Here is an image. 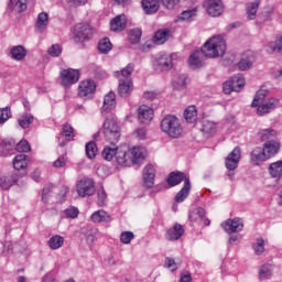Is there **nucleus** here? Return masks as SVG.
<instances>
[{
	"mask_svg": "<svg viewBox=\"0 0 282 282\" xmlns=\"http://www.w3.org/2000/svg\"><path fill=\"white\" fill-rule=\"evenodd\" d=\"M135 65L133 63L128 64L121 70L115 73V76L119 80L118 94L121 98H129L133 91V79H131V74H133Z\"/></svg>",
	"mask_w": 282,
	"mask_h": 282,
	"instance_id": "obj_1",
	"label": "nucleus"
},
{
	"mask_svg": "<svg viewBox=\"0 0 282 282\" xmlns=\"http://www.w3.org/2000/svg\"><path fill=\"white\" fill-rule=\"evenodd\" d=\"M226 39L221 34L209 37L203 45L206 58H221L226 54Z\"/></svg>",
	"mask_w": 282,
	"mask_h": 282,
	"instance_id": "obj_2",
	"label": "nucleus"
},
{
	"mask_svg": "<svg viewBox=\"0 0 282 282\" xmlns=\"http://www.w3.org/2000/svg\"><path fill=\"white\" fill-rule=\"evenodd\" d=\"M161 131L169 135V138H180L184 129L182 122L175 115H166L160 123Z\"/></svg>",
	"mask_w": 282,
	"mask_h": 282,
	"instance_id": "obj_3",
	"label": "nucleus"
},
{
	"mask_svg": "<svg viewBox=\"0 0 282 282\" xmlns=\"http://www.w3.org/2000/svg\"><path fill=\"white\" fill-rule=\"evenodd\" d=\"M161 3L166 10H173L180 0H161ZM141 4L145 14H155L160 10V0H142Z\"/></svg>",
	"mask_w": 282,
	"mask_h": 282,
	"instance_id": "obj_4",
	"label": "nucleus"
},
{
	"mask_svg": "<svg viewBox=\"0 0 282 282\" xmlns=\"http://www.w3.org/2000/svg\"><path fill=\"white\" fill-rule=\"evenodd\" d=\"M104 134L110 144H116L120 140V127L116 119L107 118L104 122Z\"/></svg>",
	"mask_w": 282,
	"mask_h": 282,
	"instance_id": "obj_5",
	"label": "nucleus"
},
{
	"mask_svg": "<svg viewBox=\"0 0 282 282\" xmlns=\"http://www.w3.org/2000/svg\"><path fill=\"white\" fill-rule=\"evenodd\" d=\"M177 58H180L177 53H164L162 55H159V57L154 61V67L160 72H169L170 69H173V66L175 65V61H177Z\"/></svg>",
	"mask_w": 282,
	"mask_h": 282,
	"instance_id": "obj_6",
	"label": "nucleus"
},
{
	"mask_svg": "<svg viewBox=\"0 0 282 282\" xmlns=\"http://www.w3.org/2000/svg\"><path fill=\"white\" fill-rule=\"evenodd\" d=\"M239 160H241V149L239 148H235L225 160V166L228 171L227 175L231 181L235 177V170L239 166Z\"/></svg>",
	"mask_w": 282,
	"mask_h": 282,
	"instance_id": "obj_7",
	"label": "nucleus"
},
{
	"mask_svg": "<svg viewBox=\"0 0 282 282\" xmlns=\"http://www.w3.org/2000/svg\"><path fill=\"white\" fill-rule=\"evenodd\" d=\"M246 85L243 75H235L223 84L224 94H232V91H241Z\"/></svg>",
	"mask_w": 282,
	"mask_h": 282,
	"instance_id": "obj_8",
	"label": "nucleus"
},
{
	"mask_svg": "<svg viewBox=\"0 0 282 282\" xmlns=\"http://www.w3.org/2000/svg\"><path fill=\"white\" fill-rule=\"evenodd\" d=\"M59 80L63 87H72V85H76L80 80V70L74 68L63 69L59 74Z\"/></svg>",
	"mask_w": 282,
	"mask_h": 282,
	"instance_id": "obj_9",
	"label": "nucleus"
},
{
	"mask_svg": "<svg viewBox=\"0 0 282 282\" xmlns=\"http://www.w3.org/2000/svg\"><path fill=\"white\" fill-rule=\"evenodd\" d=\"M73 34L76 43H85V41L91 39V25L89 23H78L74 26Z\"/></svg>",
	"mask_w": 282,
	"mask_h": 282,
	"instance_id": "obj_10",
	"label": "nucleus"
},
{
	"mask_svg": "<svg viewBox=\"0 0 282 282\" xmlns=\"http://www.w3.org/2000/svg\"><path fill=\"white\" fill-rule=\"evenodd\" d=\"M76 188L79 197H91L96 193V183L93 178H82Z\"/></svg>",
	"mask_w": 282,
	"mask_h": 282,
	"instance_id": "obj_11",
	"label": "nucleus"
},
{
	"mask_svg": "<svg viewBox=\"0 0 282 282\" xmlns=\"http://www.w3.org/2000/svg\"><path fill=\"white\" fill-rule=\"evenodd\" d=\"M203 6L209 17H221L224 14V2L221 0H205Z\"/></svg>",
	"mask_w": 282,
	"mask_h": 282,
	"instance_id": "obj_12",
	"label": "nucleus"
},
{
	"mask_svg": "<svg viewBox=\"0 0 282 282\" xmlns=\"http://www.w3.org/2000/svg\"><path fill=\"white\" fill-rule=\"evenodd\" d=\"M96 93V82L94 79H85L79 83L78 96L79 98H91Z\"/></svg>",
	"mask_w": 282,
	"mask_h": 282,
	"instance_id": "obj_13",
	"label": "nucleus"
},
{
	"mask_svg": "<svg viewBox=\"0 0 282 282\" xmlns=\"http://www.w3.org/2000/svg\"><path fill=\"white\" fill-rule=\"evenodd\" d=\"M115 160L119 166H133V160H131V154L127 147L117 148V156Z\"/></svg>",
	"mask_w": 282,
	"mask_h": 282,
	"instance_id": "obj_14",
	"label": "nucleus"
},
{
	"mask_svg": "<svg viewBox=\"0 0 282 282\" xmlns=\"http://www.w3.org/2000/svg\"><path fill=\"white\" fill-rule=\"evenodd\" d=\"M221 228H224L225 232H228V235L241 232V230H243V220L240 218L227 219L221 223Z\"/></svg>",
	"mask_w": 282,
	"mask_h": 282,
	"instance_id": "obj_15",
	"label": "nucleus"
},
{
	"mask_svg": "<svg viewBox=\"0 0 282 282\" xmlns=\"http://www.w3.org/2000/svg\"><path fill=\"white\" fill-rule=\"evenodd\" d=\"M130 153V159L132 160V164H140V162H144L147 159V148L134 145L131 149H128Z\"/></svg>",
	"mask_w": 282,
	"mask_h": 282,
	"instance_id": "obj_16",
	"label": "nucleus"
},
{
	"mask_svg": "<svg viewBox=\"0 0 282 282\" xmlns=\"http://www.w3.org/2000/svg\"><path fill=\"white\" fill-rule=\"evenodd\" d=\"M257 107L258 116H265V113H270V111H273V109L279 107V99L270 98L268 101L260 102Z\"/></svg>",
	"mask_w": 282,
	"mask_h": 282,
	"instance_id": "obj_17",
	"label": "nucleus"
},
{
	"mask_svg": "<svg viewBox=\"0 0 282 282\" xmlns=\"http://www.w3.org/2000/svg\"><path fill=\"white\" fill-rule=\"evenodd\" d=\"M153 108L147 105H141L138 109V118L142 124H149L153 120Z\"/></svg>",
	"mask_w": 282,
	"mask_h": 282,
	"instance_id": "obj_18",
	"label": "nucleus"
},
{
	"mask_svg": "<svg viewBox=\"0 0 282 282\" xmlns=\"http://www.w3.org/2000/svg\"><path fill=\"white\" fill-rule=\"evenodd\" d=\"M143 182L147 188H153L155 184V166L152 164H148L143 169Z\"/></svg>",
	"mask_w": 282,
	"mask_h": 282,
	"instance_id": "obj_19",
	"label": "nucleus"
},
{
	"mask_svg": "<svg viewBox=\"0 0 282 282\" xmlns=\"http://www.w3.org/2000/svg\"><path fill=\"white\" fill-rule=\"evenodd\" d=\"M189 220L196 224H202V221H204L205 226H210V220L206 218V210L202 207L189 212Z\"/></svg>",
	"mask_w": 282,
	"mask_h": 282,
	"instance_id": "obj_20",
	"label": "nucleus"
},
{
	"mask_svg": "<svg viewBox=\"0 0 282 282\" xmlns=\"http://www.w3.org/2000/svg\"><path fill=\"white\" fill-rule=\"evenodd\" d=\"M264 50L267 54H279V56H282V33L276 35L275 41L269 42Z\"/></svg>",
	"mask_w": 282,
	"mask_h": 282,
	"instance_id": "obj_21",
	"label": "nucleus"
},
{
	"mask_svg": "<svg viewBox=\"0 0 282 282\" xmlns=\"http://www.w3.org/2000/svg\"><path fill=\"white\" fill-rule=\"evenodd\" d=\"M262 151H264V154L270 160V158H274L281 151V143L274 140L265 141Z\"/></svg>",
	"mask_w": 282,
	"mask_h": 282,
	"instance_id": "obj_22",
	"label": "nucleus"
},
{
	"mask_svg": "<svg viewBox=\"0 0 282 282\" xmlns=\"http://www.w3.org/2000/svg\"><path fill=\"white\" fill-rule=\"evenodd\" d=\"M206 56V53H204V50L202 51H195L188 58L189 67H193V69H199V67H204V57Z\"/></svg>",
	"mask_w": 282,
	"mask_h": 282,
	"instance_id": "obj_23",
	"label": "nucleus"
},
{
	"mask_svg": "<svg viewBox=\"0 0 282 282\" xmlns=\"http://www.w3.org/2000/svg\"><path fill=\"white\" fill-rule=\"evenodd\" d=\"M184 235V227L180 224H175L173 227L169 228L165 232V239L167 241H177L178 239H182V236Z\"/></svg>",
	"mask_w": 282,
	"mask_h": 282,
	"instance_id": "obj_24",
	"label": "nucleus"
},
{
	"mask_svg": "<svg viewBox=\"0 0 282 282\" xmlns=\"http://www.w3.org/2000/svg\"><path fill=\"white\" fill-rule=\"evenodd\" d=\"M127 28V15L119 14L110 21V30L112 32H122Z\"/></svg>",
	"mask_w": 282,
	"mask_h": 282,
	"instance_id": "obj_25",
	"label": "nucleus"
},
{
	"mask_svg": "<svg viewBox=\"0 0 282 282\" xmlns=\"http://www.w3.org/2000/svg\"><path fill=\"white\" fill-rule=\"evenodd\" d=\"M254 63V55L252 52H247L242 55L241 59L238 63V69L240 72H246L252 67V64Z\"/></svg>",
	"mask_w": 282,
	"mask_h": 282,
	"instance_id": "obj_26",
	"label": "nucleus"
},
{
	"mask_svg": "<svg viewBox=\"0 0 282 282\" xmlns=\"http://www.w3.org/2000/svg\"><path fill=\"white\" fill-rule=\"evenodd\" d=\"M268 156L262 148H256L251 152V162L259 166V164H263V162L268 161Z\"/></svg>",
	"mask_w": 282,
	"mask_h": 282,
	"instance_id": "obj_27",
	"label": "nucleus"
},
{
	"mask_svg": "<svg viewBox=\"0 0 282 282\" xmlns=\"http://www.w3.org/2000/svg\"><path fill=\"white\" fill-rule=\"evenodd\" d=\"M186 180H188V176L184 172H172L167 178V184L170 186H177V184H184L186 183Z\"/></svg>",
	"mask_w": 282,
	"mask_h": 282,
	"instance_id": "obj_28",
	"label": "nucleus"
},
{
	"mask_svg": "<svg viewBox=\"0 0 282 282\" xmlns=\"http://www.w3.org/2000/svg\"><path fill=\"white\" fill-rule=\"evenodd\" d=\"M15 150V142L12 139L3 140L0 144V155H3L4 158L8 155H12Z\"/></svg>",
	"mask_w": 282,
	"mask_h": 282,
	"instance_id": "obj_29",
	"label": "nucleus"
},
{
	"mask_svg": "<svg viewBox=\"0 0 282 282\" xmlns=\"http://www.w3.org/2000/svg\"><path fill=\"white\" fill-rule=\"evenodd\" d=\"M171 36V31L169 29H160L155 32L153 36V41L155 45H164L166 41H169V37Z\"/></svg>",
	"mask_w": 282,
	"mask_h": 282,
	"instance_id": "obj_30",
	"label": "nucleus"
},
{
	"mask_svg": "<svg viewBox=\"0 0 282 282\" xmlns=\"http://www.w3.org/2000/svg\"><path fill=\"white\" fill-rule=\"evenodd\" d=\"M47 23H50V15L46 12H41L37 15L35 22V29L37 32H45V28H47Z\"/></svg>",
	"mask_w": 282,
	"mask_h": 282,
	"instance_id": "obj_31",
	"label": "nucleus"
},
{
	"mask_svg": "<svg viewBox=\"0 0 282 282\" xmlns=\"http://www.w3.org/2000/svg\"><path fill=\"white\" fill-rule=\"evenodd\" d=\"M90 219L91 221H94V224H100V223L109 224V221H111V216L107 214V212L101 209V210L95 212L91 215Z\"/></svg>",
	"mask_w": 282,
	"mask_h": 282,
	"instance_id": "obj_32",
	"label": "nucleus"
},
{
	"mask_svg": "<svg viewBox=\"0 0 282 282\" xmlns=\"http://www.w3.org/2000/svg\"><path fill=\"white\" fill-rule=\"evenodd\" d=\"M10 54L13 61H23L28 56V51L23 45H17L11 47Z\"/></svg>",
	"mask_w": 282,
	"mask_h": 282,
	"instance_id": "obj_33",
	"label": "nucleus"
},
{
	"mask_svg": "<svg viewBox=\"0 0 282 282\" xmlns=\"http://www.w3.org/2000/svg\"><path fill=\"white\" fill-rule=\"evenodd\" d=\"M191 193V180L186 178L183 188L176 194L175 202L182 204Z\"/></svg>",
	"mask_w": 282,
	"mask_h": 282,
	"instance_id": "obj_34",
	"label": "nucleus"
},
{
	"mask_svg": "<svg viewBox=\"0 0 282 282\" xmlns=\"http://www.w3.org/2000/svg\"><path fill=\"white\" fill-rule=\"evenodd\" d=\"M184 118L188 124H195L197 122V107L188 106L184 110Z\"/></svg>",
	"mask_w": 282,
	"mask_h": 282,
	"instance_id": "obj_35",
	"label": "nucleus"
},
{
	"mask_svg": "<svg viewBox=\"0 0 282 282\" xmlns=\"http://www.w3.org/2000/svg\"><path fill=\"white\" fill-rule=\"evenodd\" d=\"M111 109H116V94L110 91L104 97L102 111H111Z\"/></svg>",
	"mask_w": 282,
	"mask_h": 282,
	"instance_id": "obj_36",
	"label": "nucleus"
},
{
	"mask_svg": "<svg viewBox=\"0 0 282 282\" xmlns=\"http://www.w3.org/2000/svg\"><path fill=\"white\" fill-rule=\"evenodd\" d=\"M13 167L15 171H25L28 169V155L19 154L13 159Z\"/></svg>",
	"mask_w": 282,
	"mask_h": 282,
	"instance_id": "obj_37",
	"label": "nucleus"
},
{
	"mask_svg": "<svg viewBox=\"0 0 282 282\" xmlns=\"http://www.w3.org/2000/svg\"><path fill=\"white\" fill-rule=\"evenodd\" d=\"M269 173L271 177H274L275 180H281L282 176V161H276L270 164L269 166Z\"/></svg>",
	"mask_w": 282,
	"mask_h": 282,
	"instance_id": "obj_38",
	"label": "nucleus"
},
{
	"mask_svg": "<svg viewBox=\"0 0 282 282\" xmlns=\"http://www.w3.org/2000/svg\"><path fill=\"white\" fill-rule=\"evenodd\" d=\"M188 85V77L186 75L181 74L174 77L173 79V87L178 91H182Z\"/></svg>",
	"mask_w": 282,
	"mask_h": 282,
	"instance_id": "obj_39",
	"label": "nucleus"
},
{
	"mask_svg": "<svg viewBox=\"0 0 282 282\" xmlns=\"http://www.w3.org/2000/svg\"><path fill=\"white\" fill-rule=\"evenodd\" d=\"M65 243V238L59 235H55L50 238L48 246L52 250H58V248H63V245Z\"/></svg>",
	"mask_w": 282,
	"mask_h": 282,
	"instance_id": "obj_40",
	"label": "nucleus"
},
{
	"mask_svg": "<svg viewBox=\"0 0 282 282\" xmlns=\"http://www.w3.org/2000/svg\"><path fill=\"white\" fill-rule=\"evenodd\" d=\"M246 10L248 19L250 21L254 20L257 18V10H259V0L248 3Z\"/></svg>",
	"mask_w": 282,
	"mask_h": 282,
	"instance_id": "obj_41",
	"label": "nucleus"
},
{
	"mask_svg": "<svg viewBox=\"0 0 282 282\" xmlns=\"http://www.w3.org/2000/svg\"><path fill=\"white\" fill-rule=\"evenodd\" d=\"M10 8L14 12H25L28 10V0H10Z\"/></svg>",
	"mask_w": 282,
	"mask_h": 282,
	"instance_id": "obj_42",
	"label": "nucleus"
},
{
	"mask_svg": "<svg viewBox=\"0 0 282 282\" xmlns=\"http://www.w3.org/2000/svg\"><path fill=\"white\" fill-rule=\"evenodd\" d=\"M202 131L206 135H213V133L217 132V123L208 120L203 121Z\"/></svg>",
	"mask_w": 282,
	"mask_h": 282,
	"instance_id": "obj_43",
	"label": "nucleus"
},
{
	"mask_svg": "<svg viewBox=\"0 0 282 282\" xmlns=\"http://www.w3.org/2000/svg\"><path fill=\"white\" fill-rule=\"evenodd\" d=\"M118 155V148L105 147L102 150V158L107 160V162H111V160H116Z\"/></svg>",
	"mask_w": 282,
	"mask_h": 282,
	"instance_id": "obj_44",
	"label": "nucleus"
},
{
	"mask_svg": "<svg viewBox=\"0 0 282 282\" xmlns=\"http://www.w3.org/2000/svg\"><path fill=\"white\" fill-rule=\"evenodd\" d=\"M32 122H34V117L30 113H24L18 119V124H20L22 129H28Z\"/></svg>",
	"mask_w": 282,
	"mask_h": 282,
	"instance_id": "obj_45",
	"label": "nucleus"
},
{
	"mask_svg": "<svg viewBox=\"0 0 282 282\" xmlns=\"http://www.w3.org/2000/svg\"><path fill=\"white\" fill-rule=\"evenodd\" d=\"M267 96H268V90H265L263 88L258 90L251 106L259 107V105H261V102H265Z\"/></svg>",
	"mask_w": 282,
	"mask_h": 282,
	"instance_id": "obj_46",
	"label": "nucleus"
},
{
	"mask_svg": "<svg viewBox=\"0 0 282 282\" xmlns=\"http://www.w3.org/2000/svg\"><path fill=\"white\" fill-rule=\"evenodd\" d=\"M260 139L262 142H270L272 138H276V130L274 129H264L259 132Z\"/></svg>",
	"mask_w": 282,
	"mask_h": 282,
	"instance_id": "obj_47",
	"label": "nucleus"
},
{
	"mask_svg": "<svg viewBox=\"0 0 282 282\" xmlns=\"http://www.w3.org/2000/svg\"><path fill=\"white\" fill-rule=\"evenodd\" d=\"M14 184H17V177L14 176H3L0 178V186L3 191H8Z\"/></svg>",
	"mask_w": 282,
	"mask_h": 282,
	"instance_id": "obj_48",
	"label": "nucleus"
},
{
	"mask_svg": "<svg viewBox=\"0 0 282 282\" xmlns=\"http://www.w3.org/2000/svg\"><path fill=\"white\" fill-rule=\"evenodd\" d=\"M254 254L261 256L265 252V240L263 238H257L256 243L252 246Z\"/></svg>",
	"mask_w": 282,
	"mask_h": 282,
	"instance_id": "obj_49",
	"label": "nucleus"
},
{
	"mask_svg": "<svg viewBox=\"0 0 282 282\" xmlns=\"http://www.w3.org/2000/svg\"><path fill=\"white\" fill-rule=\"evenodd\" d=\"M98 154V147L96 145V142L90 141L86 144V155L89 160H94L96 155Z\"/></svg>",
	"mask_w": 282,
	"mask_h": 282,
	"instance_id": "obj_50",
	"label": "nucleus"
},
{
	"mask_svg": "<svg viewBox=\"0 0 282 282\" xmlns=\"http://www.w3.org/2000/svg\"><path fill=\"white\" fill-rule=\"evenodd\" d=\"M98 51L100 54H109L111 52V41L108 37L102 39L98 44Z\"/></svg>",
	"mask_w": 282,
	"mask_h": 282,
	"instance_id": "obj_51",
	"label": "nucleus"
},
{
	"mask_svg": "<svg viewBox=\"0 0 282 282\" xmlns=\"http://www.w3.org/2000/svg\"><path fill=\"white\" fill-rule=\"evenodd\" d=\"M259 276L261 281H265V279H270L272 276V267L270 264H264L260 268Z\"/></svg>",
	"mask_w": 282,
	"mask_h": 282,
	"instance_id": "obj_52",
	"label": "nucleus"
},
{
	"mask_svg": "<svg viewBox=\"0 0 282 282\" xmlns=\"http://www.w3.org/2000/svg\"><path fill=\"white\" fill-rule=\"evenodd\" d=\"M197 17V10L192 9V10H186L183 11L176 21H191V19Z\"/></svg>",
	"mask_w": 282,
	"mask_h": 282,
	"instance_id": "obj_53",
	"label": "nucleus"
},
{
	"mask_svg": "<svg viewBox=\"0 0 282 282\" xmlns=\"http://www.w3.org/2000/svg\"><path fill=\"white\" fill-rule=\"evenodd\" d=\"M97 204L98 206H107V192H105V187H100L97 191Z\"/></svg>",
	"mask_w": 282,
	"mask_h": 282,
	"instance_id": "obj_54",
	"label": "nucleus"
},
{
	"mask_svg": "<svg viewBox=\"0 0 282 282\" xmlns=\"http://www.w3.org/2000/svg\"><path fill=\"white\" fill-rule=\"evenodd\" d=\"M140 39H142V30L133 29L129 33V41L130 43H140Z\"/></svg>",
	"mask_w": 282,
	"mask_h": 282,
	"instance_id": "obj_55",
	"label": "nucleus"
},
{
	"mask_svg": "<svg viewBox=\"0 0 282 282\" xmlns=\"http://www.w3.org/2000/svg\"><path fill=\"white\" fill-rule=\"evenodd\" d=\"M12 118V111L10 108L0 109V124H6Z\"/></svg>",
	"mask_w": 282,
	"mask_h": 282,
	"instance_id": "obj_56",
	"label": "nucleus"
},
{
	"mask_svg": "<svg viewBox=\"0 0 282 282\" xmlns=\"http://www.w3.org/2000/svg\"><path fill=\"white\" fill-rule=\"evenodd\" d=\"M62 135H64V138H68V140H72V138H74V128L69 126V123H65L62 127Z\"/></svg>",
	"mask_w": 282,
	"mask_h": 282,
	"instance_id": "obj_57",
	"label": "nucleus"
},
{
	"mask_svg": "<svg viewBox=\"0 0 282 282\" xmlns=\"http://www.w3.org/2000/svg\"><path fill=\"white\" fill-rule=\"evenodd\" d=\"M30 150V143H28L26 140H21L19 143L15 144V151H19L20 153H28V151Z\"/></svg>",
	"mask_w": 282,
	"mask_h": 282,
	"instance_id": "obj_58",
	"label": "nucleus"
},
{
	"mask_svg": "<svg viewBox=\"0 0 282 282\" xmlns=\"http://www.w3.org/2000/svg\"><path fill=\"white\" fill-rule=\"evenodd\" d=\"M96 235H98V229H88L86 231V242L88 246L94 245V241H96Z\"/></svg>",
	"mask_w": 282,
	"mask_h": 282,
	"instance_id": "obj_59",
	"label": "nucleus"
},
{
	"mask_svg": "<svg viewBox=\"0 0 282 282\" xmlns=\"http://www.w3.org/2000/svg\"><path fill=\"white\" fill-rule=\"evenodd\" d=\"M133 238H134V235L131 231H123L120 235L121 243H126V245L131 243V241H133Z\"/></svg>",
	"mask_w": 282,
	"mask_h": 282,
	"instance_id": "obj_60",
	"label": "nucleus"
},
{
	"mask_svg": "<svg viewBox=\"0 0 282 282\" xmlns=\"http://www.w3.org/2000/svg\"><path fill=\"white\" fill-rule=\"evenodd\" d=\"M78 208L76 207H68L64 210V216L68 219H76L78 217Z\"/></svg>",
	"mask_w": 282,
	"mask_h": 282,
	"instance_id": "obj_61",
	"label": "nucleus"
},
{
	"mask_svg": "<svg viewBox=\"0 0 282 282\" xmlns=\"http://www.w3.org/2000/svg\"><path fill=\"white\" fill-rule=\"evenodd\" d=\"M48 54H50V56L58 57L61 54H63V47H61V45H58V44H53L48 48Z\"/></svg>",
	"mask_w": 282,
	"mask_h": 282,
	"instance_id": "obj_62",
	"label": "nucleus"
},
{
	"mask_svg": "<svg viewBox=\"0 0 282 282\" xmlns=\"http://www.w3.org/2000/svg\"><path fill=\"white\" fill-rule=\"evenodd\" d=\"M67 165V158L61 155L56 161L53 162L54 169H63Z\"/></svg>",
	"mask_w": 282,
	"mask_h": 282,
	"instance_id": "obj_63",
	"label": "nucleus"
},
{
	"mask_svg": "<svg viewBox=\"0 0 282 282\" xmlns=\"http://www.w3.org/2000/svg\"><path fill=\"white\" fill-rule=\"evenodd\" d=\"M165 265L169 270H171V272H175V270H177V268H180V264H177V262H175V260L172 258L165 259Z\"/></svg>",
	"mask_w": 282,
	"mask_h": 282,
	"instance_id": "obj_64",
	"label": "nucleus"
}]
</instances>
